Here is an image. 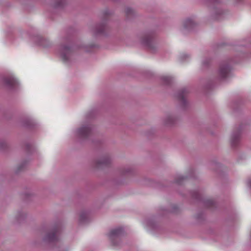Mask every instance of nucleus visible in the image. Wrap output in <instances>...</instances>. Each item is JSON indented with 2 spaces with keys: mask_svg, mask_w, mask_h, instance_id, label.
I'll use <instances>...</instances> for the list:
<instances>
[{
  "mask_svg": "<svg viewBox=\"0 0 251 251\" xmlns=\"http://www.w3.org/2000/svg\"><path fill=\"white\" fill-rule=\"evenodd\" d=\"M79 135L82 137H87L91 132V128L88 126H83L77 130Z\"/></svg>",
  "mask_w": 251,
  "mask_h": 251,
  "instance_id": "1",
  "label": "nucleus"
},
{
  "mask_svg": "<svg viewBox=\"0 0 251 251\" xmlns=\"http://www.w3.org/2000/svg\"><path fill=\"white\" fill-rule=\"evenodd\" d=\"M123 230L121 227L113 229L110 231L109 233V237L110 240L113 242L115 238L119 237L122 233Z\"/></svg>",
  "mask_w": 251,
  "mask_h": 251,
  "instance_id": "2",
  "label": "nucleus"
},
{
  "mask_svg": "<svg viewBox=\"0 0 251 251\" xmlns=\"http://www.w3.org/2000/svg\"><path fill=\"white\" fill-rule=\"evenodd\" d=\"M229 72V69L227 65L223 66L220 67V75L223 78L226 77Z\"/></svg>",
  "mask_w": 251,
  "mask_h": 251,
  "instance_id": "3",
  "label": "nucleus"
},
{
  "mask_svg": "<svg viewBox=\"0 0 251 251\" xmlns=\"http://www.w3.org/2000/svg\"><path fill=\"white\" fill-rule=\"evenodd\" d=\"M58 229H54L51 233L48 235V239L50 241H54L57 239Z\"/></svg>",
  "mask_w": 251,
  "mask_h": 251,
  "instance_id": "4",
  "label": "nucleus"
},
{
  "mask_svg": "<svg viewBox=\"0 0 251 251\" xmlns=\"http://www.w3.org/2000/svg\"><path fill=\"white\" fill-rule=\"evenodd\" d=\"M71 51V48L69 47L65 46L63 48V52L62 53V57L64 60L68 59L67 55Z\"/></svg>",
  "mask_w": 251,
  "mask_h": 251,
  "instance_id": "5",
  "label": "nucleus"
},
{
  "mask_svg": "<svg viewBox=\"0 0 251 251\" xmlns=\"http://www.w3.org/2000/svg\"><path fill=\"white\" fill-rule=\"evenodd\" d=\"M5 83L7 85L11 87L15 86L17 84L16 80L12 77L5 79Z\"/></svg>",
  "mask_w": 251,
  "mask_h": 251,
  "instance_id": "6",
  "label": "nucleus"
},
{
  "mask_svg": "<svg viewBox=\"0 0 251 251\" xmlns=\"http://www.w3.org/2000/svg\"><path fill=\"white\" fill-rule=\"evenodd\" d=\"M105 29V25L102 24L98 25L96 27V32L97 34H102L104 32V31Z\"/></svg>",
  "mask_w": 251,
  "mask_h": 251,
  "instance_id": "7",
  "label": "nucleus"
},
{
  "mask_svg": "<svg viewBox=\"0 0 251 251\" xmlns=\"http://www.w3.org/2000/svg\"><path fill=\"white\" fill-rule=\"evenodd\" d=\"M143 43L147 46H149L151 41V37L150 35H146L143 39Z\"/></svg>",
  "mask_w": 251,
  "mask_h": 251,
  "instance_id": "8",
  "label": "nucleus"
},
{
  "mask_svg": "<svg viewBox=\"0 0 251 251\" xmlns=\"http://www.w3.org/2000/svg\"><path fill=\"white\" fill-rule=\"evenodd\" d=\"M194 25V23L191 19H187L186 20L184 23V27L188 28L189 26H193Z\"/></svg>",
  "mask_w": 251,
  "mask_h": 251,
  "instance_id": "9",
  "label": "nucleus"
},
{
  "mask_svg": "<svg viewBox=\"0 0 251 251\" xmlns=\"http://www.w3.org/2000/svg\"><path fill=\"white\" fill-rule=\"evenodd\" d=\"M109 163V159L108 157H104L98 162L99 165H106Z\"/></svg>",
  "mask_w": 251,
  "mask_h": 251,
  "instance_id": "10",
  "label": "nucleus"
},
{
  "mask_svg": "<svg viewBox=\"0 0 251 251\" xmlns=\"http://www.w3.org/2000/svg\"><path fill=\"white\" fill-rule=\"evenodd\" d=\"M185 90H181L178 96V99L183 102L185 101Z\"/></svg>",
  "mask_w": 251,
  "mask_h": 251,
  "instance_id": "11",
  "label": "nucleus"
},
{
  "mask_svg": "<svg viewBox=\"0 0 251 251\" xmlns=\"http://www.w3.org/2000/svg\"><path fill=\"white\" fill-rule=\"evenodd\" d=\"M56 6H60L63 5L64 0H56Z\"/></svg>",
  "mask_w": 251,
  "mask_h": 251,
  "instance_id": "12",
  "label": "nucleus"
},
{
  "mask_svg": "<svg viewBox=\"0 0 251 251\" xmlns=\"http://www.w3.org/2000/svg\"><path fill=\"white\" fill-rule=\"evenodd\" d=\"M250 186L251 187V181L250 182Z\"/></svg>",
  "mask_w": 251,
  "mask_h": 251,
  "instance_id": "13",
  "label": "nucleus"
},
{
  "mask_svg": "<svg viewBox=\"0 0 251 251\" xmlns=\"http://www.w3.org/2000/svg\"><path fill=\"white\" fill-rule=\"evenodd\" d=\"M167 83H168V81H169V80H166Z\"/></svg>",
  "mask_w": 251,
  "mask_h": 251,
  "instance_id": "14",
  "label": "nucleus"
},
{
  "mask_svg": "<svg viewBox=\"0 0 251 251\" xmlns=\"http://www.w3.org/2000/svg\"><path fill=\"white\" fill-rule=\"evenodd\" d=\"M167 83H168V81H169V80H166Z\"/></svg>",
  "mask_w": 251,
  "mask_h": 251,
  "instance_id": "15",
  "label": "nucleus"
},
{
  "mask_svg": "<svg viewBox=\"0 0 251 251\" xmlns=\"http://www.w3.org/2000/svg\"><path fill=\"white\" fill-rule=\"evenodd\" d=\"M167 83H168V81H169V80H166Z\"/></svg>",
  "mask_w": 251,
  "mask_h": 251,
  "instance_id": "16",
  "label": "nucleus"
}]
</instances>
